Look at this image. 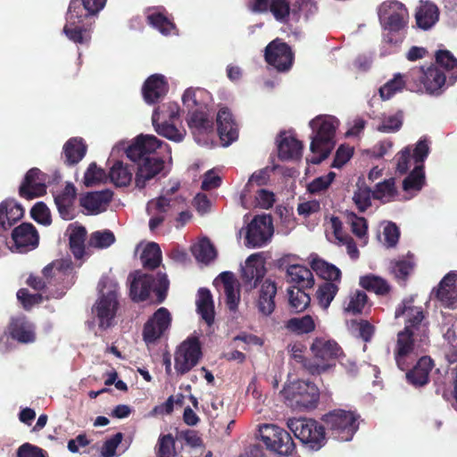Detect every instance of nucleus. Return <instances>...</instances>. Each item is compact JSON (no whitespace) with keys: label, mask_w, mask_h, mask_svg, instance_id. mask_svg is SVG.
Masks as SVG:
<instances>
[{"label":"nucleus","mask_w":457,"mask_h":457,"mask_svg":"<svg viewBox=\"0 0 457 457\" xmlns=\"http://www.w3.org/2000/svg\"><path fill=\"white\" fill-rule=\"evenodd\" d=\"M259 432L262 441L270 451L281 456L293 453L295 443L285 429L273 424H263L260 426Z\"/></svg>","instance_id":"nucleus-14"},{"label":"nucleus","mask_w":457,"mask_h":457,"mask_svg":"<svg viewBox=\"0 0 457 457\" xmlns=\"http://www.w3.org/2000/svg\"><path fill=\"white\" fill-rule=\"evenodd\" d=\"M378 17L385 30L398 32L406 26L409 14L402 3L386 1L379 6Z\"/></svg>","instance_id":"nucleus-16"},{"label":"nucleus","mask_w":457,"mask_h":457,"mask_svg":"<svg viewBox=\"0 0 457 457\" xmlns=\"http://www.w3.org/2000/svg\"><path fill=\"white\" fill-rule=\"evenodd\" d=\"M338 292V286L336 283L324 282L319 286L316 292V298L319 304L324 310L328 309Z\"/></svg>","instance_id":"nucleus-52"},{"label":"nucleus","mask_w":457,"mask_h":457,"mask_svg":"<svg viewBox=\"0 0 457 457\" xmlns=\"http://www.w3.org/2000/svg\"><path fill=\"white\" fill-rule=\"evenodd\" d=\"M49 184V175L42 172L37 168L30 169V198L44 195Z\"/></svg>","instance_id":"nucleus-45"},{"label":"nucleus","mask_w":457,"mask_h":457,"mask_svg":"<svg viewBox=\"0 0 457 457\" xmlns=\"http://www.w3.org/2000/svg\"><path fill=\"white\" fill-rule=\"evenodd\" d=\"M278 156L281 160H296L302 155L303 145L292 135L282 133L278 141Z\"/></svg>","instance_id":"nucleus-34"},{"label":"nucleus","mask_w":457,"mask_h":457,"mask_svg":"<svg viewBox=\"0 0 457 457\" xmlns=\"http://www.w3.org/2000/svg\"><path fill=\"white\" fill-rule=\"evenodd\" d=\"M433 368V361L430 357L420 358L414 368L406 374L407 380L416 386H420L428 382V376Z\"/></svg>","instance_id":"nucleus-35"},{"label":"nucleus","mask_w":457,"mask_h":457,"mask_svg":"<svg viewBox=\"0 0 457 457\" xmlns=\"http://www.w3.org/2000/svg\"><path fill=\"white\" fill-rule=\"evenodd\" d=\"M70 231V248L77 259L82 258L85 252V239L87 231L84 227L71 225Z\"/></svg>","instance_id":"nucleus-43"},{"label":"nucleus","mask_w":457,"mask_h":457,"mask_svg":"<svg viewBox=\"0 0 457 457\" xmlns=\"http://www.w3.org/2000/svg\"><path fill=\"white\" fill-rule=\"evenodd\" d=\"M340 121L332 115H319L310 121L312 130L311 152L307 162L319 164L325 160L335 146L336 131Z\"/></svg>","instance_id":"nucleus-3"},{"label":"nucleus","mask_w":457,"mask_h":457,"mask_svg":"<svg viewBox=\"0 0 457 457\" xmlns=\"http://www.w3.org/2000/svg\"><path fill=\"white\" fill-rule=\"evenodd\" d=\"M367 302V295L362 291H356L349 296V302L345 310L352 314L361 313L366 306Z\"/></svg>","instance_id":"nucleus-61"},{"label":"nucleus","mask_w":457,"mask_h":457,"mask_svg":"<svg viewBox=\"0 0 457 457\" xmlns=\"http://www.w3.org/2000/svg\"><path fill=\"white\" fill-rule=\"evenodd\" d=\"M326 236L328 240L334 244H338L349 237L343 231L341 220L335 216L329 217L326 221Z\"/></svg>","instance_id":"nucleus-54"},{"label":"nucleus","mask_w":457,"mask_h":457,"mask_svg":"<svg viewBox=\"0 0 457 457\" xmlns=\"http://www.w3.org/2000/svg\"><path fill=\"white\" fill-rule=\"evenodd\" d=\"M380 226L382 228V233L378 236L380 242L386 247L395 246L400 236L396 225L393 222H383Z\"/></svg>","instance_id":"nucleus-57"},{"label":"nucleus","mask_w":457,"mask_h":457,"mask_svg":"<svg viewBox=\"0 0 457 457\" xmlns=\"http://www.w3.org/2000/svg\"><path fill=\"white\" fill-rule=\"evenodd\" d=\"M269 179V174L266 170H260L249 178L248 182L246 183L245 188L243 189L240 195V202L242 206L248 209V207L252 204L249 202L248 195L254 190V187H261L264 185Z\"/></svg>","instance_id":"nucleus-46"},{"label":"nucleus","mask_w":457,"mask_h":457,"mask_svg":"<svg viewBox=\"0 0 457 457\" xmlns=\"http://www.w3.org/2000/svg\"><path fill=\"white\" fill-rule=\"evenodd\" d=\"M170 313L164 308H159L145 324L143 337L147 345L155 343L169 328Z\"/></svg>","instance_id":"nucleus-19"},{"label":"nucleus","mask_w":457,"mask_h":457,"mask_svg":"<svg viewBox=\"0 0 457 457\" xmlns=\"http://www.w3.org/2000/svg\"><path fill=\"white\" fill-rule=\"evenodd\" d=\"M265 60L278 71H287L292 66L293 54L287 44L277 39L267 46Z\"/></svg>","instance_id":"nucleus-20"},{"label":"nucleus","mask_w":457,"mask_h":457,"mask_svg":"<svg viewBox=\"0 0 457 457\" xmlns=\"http://www.w3.org/2000/svg\"><path fill=\"white\" fill-rule=\"evenodd\" d=\"M412 79L419 78L428 94H440L448 84L446 74L438 67L429 66L427 70L422 68L411 71Z\"/></svg>","instance_id":"nucleus-18"},{"label":"nucleus","mask_w":457,"mask_h":457,"mask_svg":"<svg viewBox=\"0 0 457 457\" xmlns=\"http://www.w3.org/2000/svg\"><path fill=\"white\" fill-rule=\"evenodd\" d=\"M191 251L198 262L209 263L216 257V250L207 238H202L191 247Z\"/></svg>","instance_id":"nucleus-47"},{"label":"nucleus","mask_w":457,"mask_h":457,"mask_svg":"<svg viewBox=\"0 0 457 457\" xmlns=\"http://www.w3.org/2000/svg\"><path fill=\"white\" fill-rule=\"evenodd\" d=\"M134 167L116 161L110 168L108 179L116 187H127L132 180Z\"/></svg>","instance_id":"nucleus-38"},{"label":"nucleus","mask_w":457,"mask_h":457,"mask_svg":"<svg viewBox=\"0 0 457 457\" xmlns=\"http://www.w3.org/2000/svg\"><path fill=\"white\" fill-rule=\"evenodd\" d=\"M303 289L296 287L288 290L289 303L295 312L305 310L310 303L311 298Z\"/></svg>","instance_id":"nucleus-58"},{"label":"nucleus","mask_w":457,"mask_h":457,"mask_svg":"<svg viewBox=\"0 0 457 457\" xmlns=\"http://www.w3.org/2000/svg\"><path fill=\"white\" fill-rule=\"evenodd\" d=\"M197 311L203 320L208 325H211L214 319V305L211 292L205 288H200L198 290L197 300H196Z\"/></svg>","instance_id":"nucleus-41"},{"label":"nucleus","mask_w":457,"mask_h":457,"mask_svg":"<svg viewBox=\"0 0 457 457\" xmlns=\"http://www.w3.org/2000/svg\"><path fill=\"white\" fill-rule=\"evenodd\" d=\"M286 259L281 260L280 268L286 271L287 281L298 288H310L314 284L311 270L300 264H286Z\"/></svg>","instance_id":"nucleus-23"},{"label":"nucleus","mask_w":457,"mask_h":457,"mask_svg":"<svg viewBox=\"0 0 457 457\" xmlns=\"http://www.w3.org/2000/svg\"><path fill=\"white\" fill-rule=\"evenodd\" d=\"M265 273L264 262L259 253L251 254L242 267V279L249 289L254 288Z\"/></svg>","instance_id":"nucleus-24"},{"label":"nucleus","mask_w":457,"mask_h":457,"mask_svg":"<svg viewBox=\"0 0 457 457\" xmlns=\"http://www.w3.org/2000/svg\"><path fill=\"white\" fill-rule=\"evenodd\" d=\"M99 297L93 307L98 326L108 328L113 325L114 318L119 306L118 283L110 277H104L99 282Z\"/></svg>","instance_id":"nucleus-6"},{"label":"nucleus","mask_w":457,"mask_h":457,"mask_svg":"<svg viewBox=\"0 0 457 457\" xmlns=\"http://www.w3.org/2000/svg\"><path fill=\"white\" fill-rule=\"evenodd\" d=\"M174 203L166 196H159L148 201L145 210L149 216V229L152 232L163 223L169 212L174 207Z\"/></svg>","instance_id":"nucleus-22"},{"label":"nucleus","mask_w":457,"mask_h":457,"mask_svg":"<svg viewBox=\"0 0 457 457\" xmlns=\"http://www.w3.org/2000/svg\"><path fill=\"white\" fill-rule=\"evenodd\" d=\"M218 290L223 291L229 310L235 311L240 302L239 283L230 271L221 272L213 281Z\"/></svg>","instance_id":"nucleus-21"},{"label":"nucleus","mask_w":457,"mask_h":457,"mask_svg":"<svg viewBox=\"0 0 457 457\" xmlns=\"http://www.w3.org/2000/svg\"><path fill=\"white\" fill-rule=\"evenodd\" d=\"M395 179H389L377 185L373 197L386 203L395 197Z\"/></svg>","instance_id":"nucleus-59"},{"label":"nucleus","mask_w":457,"mask_h":457,"mask_svg":"<svg viewBox=\"0 0 457 457\" xmlns=\"http://www.w3.org/2000/svg\"><path fill=\"white\" fill-rule=\"evenodd\" d=\"M10 244L12 253H26L29 251V222H22L12 230Z\"/></svg>","instance_id":"nucleus-40"},{"label":"nucleus","mask_w":457,"mask_h":457,"mask_svg":"<svg viewBox=\"0 0 457 457\" xmlns=\"http://www.w3.org/2000/svg\"><path fill=\"white\" fill-rule=\"evenodd\" d=\"M312 268L318 275L327 280L326 282L337 284L341 280L340 270L321 259H313Z\"/></svg>","instance_id":"nucleus-42"},{"label":"nucleus","mask_w":457,"mask_h":457,"mask_svg":"<svg viewBox=\"0 0 457 457\" xmlns=\"http://www.w3.org/2000/svg\"><path fill=\"white\" fill-rule=\"evenodd\" d=\"M179 107L178 104L168 102L158 105L152 116L153 125L155 131L175 142L183 140L186 131L178 129L172 122L179 119Z\"/></svg>","instance_id":"nucleus-11"},{"label":"nucleus","mask_w":457,"mask_h":457,"mask_svg":"<svg viewBox=\"0 0 457 457\" xmlns=\"http://www.w3.org/2000/svg\"><path fill=\"white\" fill-rule=\"evenodd\" d=\"M160 149L170 154V148L167 144H162L156 137L153 135H139L135 142L129 145L126 142L120 141L117 143L112 149L111 157L118 155L121 152H125L129 159L136 162L140 158H145V154L154 153Z\"/></svg>","instance_id":"nucleus-13"},{"label":"nucleus","mask_w":457,"mask_h":457,"mask_svg":"<svg viewBox=\"0 0 457 457\" xmlns=\"http://www.w3.org/2000/svg\"><path fill=\"white\" fill-rule=\"evenodd\" d=\"M135 183L138 188H144L146 182L154 178L163 169V160L157 157L140 158Z\"/></svg>","instance_id":"nucleus-27"},{"label":"nucleus","mask_w":457,"mask_h":457,"mask_svg":"<svg viewBox=\"0 0 457 457\" xmlns=\"http://www.w3.org/2000/svg\"><path fill=\"white\" fill-rule=\"evenodd\" d=\"M112 195L109 189L91 192L82 195L79 203L87 214L96 215L106 211Z\"/></svg>","instance_id":"nucleus-25"},{"label":"nucleus","mask_w":457,"mask_h":457,"mask_svg":"<svg viewBox=\"0 0 457 457\" xmlns=\"http://www.w3.org/2000/svg\"><path fill=\"white\" fill-rule=\"evenodd\" d=\"M373 192L367 187H358L354 192L353 200L361 212H364L370 206Z\"/></svg>","instance_id":"nucleus-63"},{"label":"nucleus","mask_w":457,"mask_h":457,"mask_svg":"<svg viewBox=\"0 0 457 457\" xmlns=\"http://www.w3.org/2000/svg\"><path fill=\"white\" fill-rule=\"evenodd\" d=\"M129 278L130 296L134 301L145 300L151 291L156 294L158 303L164 301L170 285L166 274L158 273L156 278H154L152 275L137 271Z\"/></svg>","instance_id":"nucleus-8"},{"label":"nucleus","mask_w":457,"mask_h":457,"mask_svg":"<svg viewBox=\"0 0 457 457\" xmlns=\"http://www.w3.org/2000/svg\"><path fill=\"white\" fill-rule=\"evenodd\" d=\"M403 124V115L401 112L394 114H384L380 118V122L377 129L383 133H392L400 129Z\"/></svg>","instance_id":"nucleus-55"},{"label":"nucleus","mask_w":457,"mask_h":457,"mask_svg":"<svg viewBox=\"0 0 457 457\" xmlns=\"http://www.w3.org/2000/svg\"><path fill=\"white\" fill-rule=\"evenodd\" d=\"M439 11L431 2H420L417 9L415 18L417 24L423 29H428L438 21Z\"/></svg>","instance_id":"nucleus-36"},{"label":"nucleus","mask_w":457,"mask_h":457,"mask_svg":"<svg viewBox=\"0 0 457 457\" xmlns=\"http://www.w3.org/2000/svg\"><path fill=\"white\" fill-rule=\"evenodd\" d=\"M72 262L69 258L56 260L46 266L43 270L44 276L46 278L54 277L57 280L68 279L67 284L73 283Z\"/></svg>","instance_id":"nucleus-33"},{"label":"nucleus","mask_w":457,"mask_h":457,"mask_svg":"<svg viewBox=\"0 0 457 457\" xmlns=\"http://www.w3.org/2000/svg\"><path fill=\"white\" fill-rule=\"evenodd\" d=\"M286 328L296 334H307L314 330L315 322L310 315L299 318H292L287 320Z\"/></svg>","instance_id":"nucleus-53"},{"label":"nucleus","mask_w":457,"mask_h":457,"mask_svg":"<svg viewBox=\"0 0 457 457\" xmlns=\"http://www.w3.org/2000/svg\"><path fill=\"white\" fill-rule=\"evenodd\" d=\"M360 415L353 411L333 410L322 417L330 436L340 442H349L359 429Z\"/></svg>","instance_id":"nucleus-7"},{"label":"nucleus","mask_w":457,"mask_h":457,"mask_svg":"<svg viewBox=\"0 0 457 457\" xmlns=\"http://www.w3.org/2000/svg\"><path fill=\"white\" fill-rule=\"evenodd\" d=\"M218 133L221 145H229L237 138V127L231 113L226 108H221L217 114Z\"/></svg>","instance_id":"nucleus-30"},{"label":"nucleus","mask_w":457,"mask_h":457,"mask_svg":"<svg viewBox=\"0 0 457 457\" xmlns=\"http://www.w3.org/2000/svg\"><path fill=\"white\" fill-rule=\"evenodd\" d=\"M76 195L74 185L72 183H66L62 191L54 195L55 204L62 219L67 220L72 219V206Z\"/></svg>","instance_id":"nucleus-32"},{"label":"nucleus","mask_w":457,"mask_h":457,"mask_svg":"<svg viewBox=\"0 0 457 457\" xmlns=\"http://www.w3.org/2000/svg\"><path fill=\"white\" fill-rule=\"evenodd\" d=\"M273 232L270 215L256 216L247 226L245 245L249 247H262L270 241Z\"/></svg>","instance_id":"nucleus-17"},{"label":"nucleus","mask_w":457,"mask_h":457,"mask_svg":"<svg viewBox=\"0 0 457 457\" xmlns=\"http://www.w3.org/2000/svg\"><path fill=\"white\" fill-rule=\"evenodd\" d=\"M360 286L377 295H385L389 291V285L380 277L370 274L360 278Z\"/></svg>","instance_id":"nucleus-50"},{"label":"nucleus","mask_w":457,"mask_h":457,"mask_svg":"<svg viewBox=\"0 0 457 457\" xmlns=\"http://www.w3.org/2000/svg\"><path fill=\"white\" fill-rule=\"evenodd\" d=\"M107 180L108 175H106L102 168L98 167L95 162L89 164L84 175V184L87 187H94Z\"/></svg>","instance_id":"nucleus-56"},{"label":"nucleus","mask_w":457,"mask_h":457,"mask_svg":"<svg viewBox=\"0 0 457 457\" xmlns=\"http://www.w3.org/2000/svg\"><path fill=\"white\" fill-rule=\"evenodd\" d=\"M428 154L427 142L420 140L413 150V154H411L410 147H405L396 155V170L400 174L405 173L413 165L412 171L403 182L405 192H418L423 187L425 180L423 162Z\"/></svg>","instance_id":"nucleus-5"},{"label":"nucleus","mask_w":457,"mask_h":457,"mask_svg":"<svg viewBox=\"0 0 457 457\" xmlns=\"http://www.w3.org/2000/svg\"><path fill=\"white\" fill-rule=\"evenodd\" d=\"M208 99V92L200 87H189L182 96L183 104L189 112L187 124L192 129L195 140L201 145H209L210 135L213 133V122L203 111Z\"/></svg>","instance_id":"nucleus-2"},{"label":"nucleus","mask_w":457,"mask_h":457,"mask_svg":"<svg viewBox=\"0 0 457 457\" xmlns=\"http://www.w3.org/2000/svg\"><path fill=\"white\" fill-rule=\"evenodd\" d=\"M310 351L312 360L309 369L312 373L320 374L335 367L337 361L342 355V349L338 344L327 337L313 339Z\"/></svg>","instance_id":"nucleus-9"},{"label":"nucleus","mask_w":457,"mask_h":457,"mask_svg":"<svg viewBox=\"0 0 457 457\" xmlns=\"http://www.w3.org/2000/svg\"><path fill=\"white\" fill-rule=\"evenodd\" d=\"M8 332L12 339L21 343L29 342V326L25 316L12 318L8 326Z\"/></svg>","instance_id":"nucleus-48"},{"label":"nucleus","mask_w":457,"mask_h":457,"mask_svg":"<svg viewBox=\"0 0 457 457\" xmlns=\"http://www.w3.org/2000/svg\"><path fill=\"white\" fill-rule=\"evenodd\" d=\"M442 70L448 78V84L457 80V59L450 51L439 50L436 54V65Z\"/></svg>","instance_id":"nucleus-37"},{"label":"nucleus","mask_w":457,"mask_h":457,"mask_svg":"<svg viewBox=\"0 0 457 457\" xmlns=\"http://www.w3.org/2000/svg\"><path fill=\"white\" fill-rule=\"evenodd\" d=\"M202 356L199 341L188 337L176 348L174 353V369L179 375L189 372L197 365Z\"/></svg>","instance_id":"nucleus-15"},{"label":"nucleus","mask_w":457,"mask_h":457,"mask_svg":"<svg viewBox=\"0 0 457 457\" xmlns=\"http://www.w3.org/2000/svg\"><path fill=\"white\" fill-rule=\"evenodd\" d=\"M287 427L303 445L312 451L320 450L327 442L326 427L315 420L291 419L287 421Z\"/></svg>","instance_id":"nucleus-10"},{"label":"nucleus","mask_w":457,"mask_h":457,"mask_svg":"<svg viewBox=\"0 0 457 457\" xmlns=\"http://www.w3.org/2000/svg\"><path fill=\"white\" fill-rule=\"evenodd\" d=\"M24 215L23 207L13 199L0 204V236L14 225Z\"/></svg>","instance_id":"nucleus-29"},{"label":"nucleus","mask_w":457,"mask_h":457,"mask_svg":"<svg viewBox=\"0 0 457 457\" xmlns=\"http://www.w3.org/2000/svg\"><path fill=\"white\" fill-rule=\"evenodd\" d=\"M141 261L145 268L153 270L158 267L162 262V251L159 245L154 242L148 243L141 253Z\"/></svg>","instance_id":"nucleus-49"},{"label":"nucleus","mask_w":457,"mask_h":457,"mask_svg":"<svg viewBox=\"0 0 457 457\" xmlns=\"http://www.w3.org/2000/svg\"><path fill=\"white\" fill-rule=\"evenodd\" d=\"M30 217L33 218L37 223L48 226L51 223L50 210L43 202H37L30 209Z\"/></svg>","instance_id":"nucleus-64"},{"label":"nucleus","mask_w":457,"mask_h":457,"mask_svg":"<svg viewBox=\"0 0 457 457\" xmlns=\"http://www.w3.org/2000/svg\"><path fill=\"white\" fill-rule=\"evenodd\" d=\"M87 147L81 138L70 139L63 146L65 161L69 164L78 163L86 154Z\"/></svg>","instance_id":"nucleus-44"},{"label":"nucleus","mask_w":457,"mask_h":457,"mask_svg":"<svg viewBox=\"0 0 457 457\" xmlns=\"http://www.w3.org/2000/svg\"><path fill=\"white\" fill-rule=\"evenodd\" d=\"M115 241L112 232L110 230L96 231L91 234L89 245L97 248H106Z\"/></svg>","instance_id":"nucleus-62"},{"label":"nucleus","mask_w":457,"mask_h":457,"mask_svg":"<svg viewBox=\"0 0 457 457\" xmlns=\"http://www.w3.org/2000/svg\"><path fill=\"white\" fill-rule=\"evenodd\" d=\"M277 286L270 278L265 279L261 285L257 300L258 311L264 316L270 315L275 309V295Z\"/></svg>","instance_id":"nucleus-31"},{"label":"nucleus","mask_w":457,"mask_h":457,"mask_svg":"<svg viewBox=\"0 0 457 457\" xmlns=\"http://www.w3.org/2000/svg\"><path fill=\"white\" fill-rule=\"evenodd\" d=\"M409 79H412L411 71L406 74L395 73L391 79L379 88L380 97L383 100L391 99L405 88Z\"/></svg>","instance_id":"nucleus-39"},{"label":"nucleus","mask_w":457,"mask_h":457,"mask_svg":"<svg viewBox=\"0 0 457 457\" xmlns=\"http://www.w3.org/2000/svg\"><path fill=\"white\" fill-rule=\"evenodd\" d=\"M457 273L451 271L440 281L436 289L432 294L445 306L450 307L457 302L456 289Z\"/></svg>","instance_id":"nucleus-28"},{"label":"nucleus","mask_w":457,"mask_h":457,"mask_svg":"<svg viewBox=\"0 0 457 457\" xmlns=\"http://www.w3.org/2000/svg\"><path fill=\"white\" fill-rule=\"evenodd\" d=\"M282 395L292 408L304 410L315 406L319 400V389L314 383L296 380L287 384Z\"/></svg>","instance_id":"nucleus-12"},{"label":"nucleus","mask_w":457,"mask_h":457,"mask_svg":"<svg viewBox=\"0 0 457 457\" xmlns=\"http://www.w3.org/2000/svg\"><path fill=\"white\" fill-rule=\"evenodd\" d=\"M395 319H404V328L398 332L394 350L397 366L405 370L429 344L428 322L412 296L403 299L395 309Z\"/></svg>","instance_id":"nucleus-1"},{"label":"nucleus","mask_w":457,"mask_h":457,"mask_svg":"<svg viewBox=\"0 0 457 457\" xmlns=\"http://www.w3.org/2000/svg\"><path fill=\"white\" fill-rule=\"evenodd\" d=\"M156 451L159 457H173L176 451L175 439L172 435H161L156 445Z\"/></svg>","instance_id":"nucleus-60"},{"label":"nucleus","mask_w":457,"mask_h":457,"mask_svg":"<svg viewBox=\"0 0 457 457\" xmlns=\"http://www.w3.org/2000/svg\"><path fill=\"white\" fill-rule=\"evenodd\" d=\"M168 82L163 75H151L145 82L142 93L147 104H154L168 93Z\"/></svg>","instance_id":"nucleus-26"},{"label":"nucleus","mask_w":457,"mask_h":457,"mask_svg":"<svg viewBox=\"0 0 457 457\" xmlns=\"http://www.w3.org/2000/svg\"><path fill=\"white\" fill-rule=\"evenodd\" d=\"M106 0H71L63 33L79 44H87L90 40V32L82 27L83 18L99 12L105 5Z\"/></svg>","instance_id":"nucleus-4"},{"label":"nucleus","mask_w":457,"mask_h":457,"mask_svg":"<svg viewBox=\"0 0 457 457\" xmlns=\"http://www.w3.org/2000/svg\"><path fill=\"white\" fill-rule=\"evenodd\" d=\"M149 23L163 35H170L175 31V26L170 19L159 11H153L147 14Z\"/></svg>","instance_id":"nucleus-51"}]
</instances>
